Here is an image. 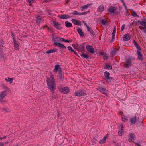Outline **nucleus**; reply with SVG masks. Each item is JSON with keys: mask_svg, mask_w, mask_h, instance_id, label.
I'll use <instances>...</instances> for the list:
<instances>
[{"mask_svg": "<svg viewBox=\"0 0 146 146\" xmlns=\"http://www.w3.org/2000/svg\"><path fill=\"white\" fill-rule=\"evenodd\" d=\"M123 125L121 124V128L120 129V130L118 131V133L119 135L120 136H121L123 135L122 133L123 132Z\"/></svg>", "mask_w": 146, "mask_h": 146, "instance_id": "nucleus-23", "label": "nucleus"}, {"mask_svg": "<svg viewBox=\"0 0 146 146\" xmlns=\"http://www.w3.org/2000/svg\"><path fill=\"white\" fill-rule=\"evenodd\" d=\"M105 80L107 81H108L109 80L110 81L111 80H114V78L111 77H109V78H107V79H105Z\"/></svg>", "mask_w": 146, "mask_h": 146, "instance_id": "nucleus-42", "label": "nucleus"}, {"mask_svg": "<svg viewBox=\"0 0 146 146\" xmlns=\"http://www.w3.org/2000/svg\"><path fill=\"white\" fill-rule=\"evenodd\" d=\"M102 24L103 25H105L107 24V21L104 19H102L100 21Z\"/></svg>", "mask_w": 146, "mask_h": 146, "instance_id": "nucleus-35", "label": "nucleus"}, {"mask_svg": "<svg viewBox=\"0 0 146 146\" xmlns=\"http://www.w3.org/2000/svg\"><path fill=\"white\" fill-rule=\"evenodd\" d=\"M28 1L29 3V5L31 6L32 3L33 2V0H28Z\"/></svg>", "mask_w": 146, "mask_h": 146, "instance_id": "nucleus-44", "label": "nucleus"}, {"mask_svg": "<svg viewBox=\"0 0 146 146\" xmlns=\"http://www.w3.org/2000/svg\"><path fill=\"white\" fill-rule=\"evenodd\" d=\"M72 22L75 25L81 26V22L79 20H76L75 19H72L71 20Z\"/></svg>", "mask_w": 146, "mask_h": 146, "instance_id": "nucleus-14", "label": "nucleus"}, {"mask_svg": "<svg viewBox=\"0 0 146 146\" xmlns=\"http://www.w3.org/2000/svg\"><path fill=\"white\" fill-rule=\"evenodd\" d=\"M57 51L58 49H57L54 48L53 49L47 51L46 53H51L57 52Z\"/></svg>", "mask_w": 146, "mask_h": 146, "instance_id": "nucleus-22", "label": "nucleus"}, {"mask_svg": "<svg viewBox=\"0 0 146 146\" xmlns=\"http://www.w3.org/2000/svg\"><path fill=\"white\" fill-rule=\"evenodd\" d=\"M84 24L86 27L87 28H88V27H89V26L87 25V23H84Z\"/></svg>", "mask_w": 146, "mask_h": 146, "instance_id": "nucleus-57", "label": "nucleus"}, {"mask_svg": "<svg viewBox=\"0 0 146 146\" xmlns=\"http://www.w3.org/2000/svg\"><path fill=\"white\" fill-rule=\"evenodd\" d=\"M4 88L6 90H6V91H7L8 92H10L11 91L10 89L8 87L5 86L4 87Z\"/></svg>", "mask_w": 146, "mask_h": 146, "instance_id": "nucleus-46", "label": "nucleus"}, {"mask_svg": "<svg viewBox=\"0 0 146 146\" xmlns=\"http://www.w3.org/2000/svg\"><path fill=\"white\" fill-rule=\"evenodd\" d=\"M77 31L79 34L81 36H84V34L81 29L78 28L77 29Z\"/></svg>", "mask_w": 146, "mask_h": 146, "instance_id": "nucleus-28", "label": "nucleus"}, {"mask_svg": "<svg viewBox=\"0 0 146 146\" xmlns=\"http://www.w3.org/2000/svg\"><path fill=\"white\" fill-rule=\"evenodd\" d=\"M3 49H0V55H1V57L2 58H3L4 57V56L3 54Z\"/></svg>", "mask_w": 146, "mask_h": 146, "instance_id": "nucleus-39", "label": "nucleus"}, {"mask_svg": "<svg viewBox=\"0 0 146 146\" xmlns=\"http://www.w3.org/2000/svg\"><path fill=\"white\" fill-rule=\"evenodd\" d=\"M81 56L82 57H84L86 58H88L89 57V56L88 54H85L84 53H83V52L81 54Z\"/></svg>", "mask_w": 146, "mask_h": 146, "instance_id": "nucleus-32", "label": "nucleus"}, {"mask_svg": "<svg viewBox=\"0 0 146 146\" xmlns=\"http://www.w3.org/2000/svg\"><path fill=\"white\" fill-rule=\"evenodd\" d=\"M104 76L105 78V79H107V78H108L110 76V74L109 72L106 71L104 72Z\"/></svg>", "mask_w": 146, "mask_h": 146, "instance_id": "nucleus-31", "label": "nucleus"}, {"mask_svg": "<svg viewBox=\"0 0 146 146\" xmlns=\"http://www.w3.org/2000/svg\"><path fill=\"white\" fill-rule=\"evenodd\" d=\"M139 118L137 117L136 115L131 116L130 119V122L132 125L134 124L135 123L137 122Z\"/></svg>", "mask_w": 146, "mask_h": 146, "instance_id": "nucleus-5", "label": "nucleus"}, {"mask_svg": "<svg viewBox=\"0 0 146 146\" xmlns=\"http://www.w3.org/2000/svg\"><path fill=\"white\" fill-rule=\"evenodd\" d=\"M87 29V30L90 32L92 36H95L94 33L90 27H88Z\"/></svg>", "mask_w": 146, "mask_h": 146, "instance_id": "nucleus-20", "label": "nucleus"}, {"mask_svg": "<svg viewBox=\"0 0 146 146\" xmlns=\"http://www.w3.org/2000/svg\"><path fill=\"white\" fill-rule=\"evenodd\" d=\"M104 7L103 5H100L98 8V12H102L104 10Z\"/></svg>", "mask_w": 146, "mask_h": 146, "instance_id": "nucleus-21", "label": "nucleus"}, {"mask_svg": "<svg viewBox=\"0 0 146 146\" xmlns=\"http://www.w3.org/2000/svg\"><path fill=\"white\" fill-rule=\"evenodd\" d=\"M133 58H129L127 59L126 61L125 62L124 66L125 68H129L132 65V61L135 60Z\"/></svg>", "mask_w": 146, "mask_h": 146, "instance_id": "nucleus-3", "label": "nucleus"}, {"mask_svg": "<svg viewBox=\"0 0 146 146\" xmlns=\"http://www.w3.org/2000/svg\"><path fill=\"white\" fill-rule=\"evenodd\" d=\"M93 140L95 141H98L95 138H94L93 139Z\"/></svg>", "mask_w": 146, "mask_h": 146, "instance_id": "nucleus-62", "label": "nucleus"}, {"mask_svg": "<svg viewBox=\"0 0 146 146\" xmlns=\"http://www.w3.org/2000/svg\"><path fill=\"white\" fill-rule=\"evenodd\" d=\"M11 34H12V35H11V36H12V37H13V38H14V37L15 36H14V34L13 33H12H12H11Z\"/></svg>", "mask_w": 146, "mask_h": 146, "instance_id": "nucleus-59", "label": "nucleus"}, {"mask_svg": "<svg viewBox=\"0 0 146 146\" xmlns=\"http://www.w3.org/2000/svg\"><path fill=\"white\" fill-rule=\"evenodd\" d=\"M53 25L54 27L58 29L61 30L62 27L60 26V24L58 23L57 22L53 21Z\"/></svg>", "mask_w": 146, "mask_h": 146, "instance_id": "nucleus-13", "label": "nucleus"}, {"mask_svg": "<svg viewBox=\"0 0 146 146\" xmlns=\"http://www.w3.org/2000/svg\"><path fill=\"white\" fill-rule=\"evenodd\" d=\"M72 46L74 49L79 52H82L84 51V46L83 44H73L72 45Z\"/></svg>", "mask_w": 146, "mask_h": 146, "instance_id": "nucleus-2", "label": "nucleus"}, {"mask_svg": "<svg viewBox=\"0 0 146 146\" xmlns=\"http://www.w3.org/2000/svg\"><path fill=\"white\" fill-rule=\"evenodd\" d=\"M53 40L55 42L58 41L59 40H60V38L59 37H57L56 38H53Z\"/></svg>", "mask_w": 146, "mask_h": 146, "instance_id": "nucleus-40", "label": "nucleus"}, {"mask_svg": "<svg viewBox=\"0 0 146 146\" xmlns=\"http://www.w3.org/2000/svg\"><path fill=\"white\" fill-rule=\"evenodd\" d=\"M51 0H45V1L46 2H48L49 1H51Z\"/></svg>", "mask_w": 146, "mask_h": 146, "instance_id": "nucleus-61", "label": "nucleus"}, {"mask_svg": "<svg viewBox=\"0 0 146 146\" xmlns=\"http://www.w3.org/2000/svg\"><path fill=\"white\" fill-rule=\"evenodd\" d=\"M125 25L124 24L121 27V30L122 31H123L125 28Z\"/></svg>", "mask_w": 146, "mask_h": 146, "instance_id": "nucleus-51", "label": "nucleus"}, {"mask_svg": "<svg viewBox=\"0 0 146 146\" xmlns=\"http://www.w3.org/2000/svg\"><path fill=\"white\" fill-rule=\"evenodd\" d=\"M135 134L134 133H131L129 134V138L128 139L129 141H132L133 142V141L135 140Z\"/></svg>", "mask_w": 146, "mask_h": 146, "instance_id": "nucleus-11", "label": "nucleus"}, {"mask_svg": "<svg viewBox=\"0 0 146 146\" xmlns=\"http://www.w3.org/2000/svg\"><path fill=\"white\" fill-rule=\"evenodd\" d=\"M13 42L14 46L15 47V49L16 50H18L19 49V45L18 44L17 42L16 41L15 38H13Z\"/></svg>", "mask_w": 146, "mask_h": 146, "instance_id": "nucleus-12", "label": "nucleus"}, {"mask_svg": "<svg viewBox=\"0 0 146 146\" xmlns=\"http://www.w3.org/2000/svg\"><path fill=\"white\" fill-rule=\"evenodd\" d=\"M6 90H4L0 94V99L1 100L7 95Z\"/></svg>", "mask_w": 146, "mask_h": 146, "instance_id": "nucleus-16", "label": "nucleus"}, {"mask_svg": "<svg viewBox=\"0 0 146 146\" xmlns=\"http://www.w3.org/2000/svg\"><path fill=\"white\" fill-rule=\"evenodd\" d=\"M115 10L116 9H115V7L111 6L108 9V11L109 12L113 13L115 12Z\"/></svg>", "mask_w": 146, "mask_h": 146, "instance_id": "nucleus-26", "label": "nucleus"}, {"mask_svg": "<svg viewBox=\"0 0 146 146\" xmlns=\"http://www.w3.org/2000/svg\"><path fill=\"white\" fill-rule=\"evenodd\" d=\"M6 112L8 111V110L7 109H3Z\"/></svg>", "mask_w": 146, "mask_h": 146, "instance_id": "nucleus-60", "label": "nucleus"}, {"mask_svg": "<svg viewBox=\"0 0 146 146\" xmlns=\"http://www.w3.org/2000/svg\"><path fill=\"white\" fill-rule=\"evenodd\" d=\"M116 50H112V51L111 52V55L112 56H113L115 55L116 53Z\"/></svg>", "mask_w": 146, "mask_h": 146, "instance_id": "nucleus-41", "label": "nucleus"}, {"mask_svg": "<svg viewBox=\"0 0 146 146\" xmlns=\"http://www.w3.org/2000/svg\"><path fill=\"white\" fill-rule=\"evenodd\" d=\"M140 50H138L137 51V53L138 55V58L139 60H143V55L140 51Z\"/></svg>", "mask_w": 146, "mask_h": 146, "instance_id": "nucleus-15", "label": "nucleus"}, {"mask_svg": "<svg viewBox=\"0 0 146 146\" xmlns=\"http://www.w3.org/2000/svg\"><path fill=\"white\" fill-rule=\"evenodd\" d=\"M53 45L55 46H58L61 48H62L64 49H66V47L63 44L61 43L57 42H54L53 43Z\"/></svg>", "mask_w": 146, "mask_h": 146, "instance_id": "nucleus-9", "label": "nucleus"}, {"mask_svg": "<svg viewBox=\"0 0 146 146\" xmlns=\"http://www.w3.org/2000/svg\"><path fill=\"white\" fill-rule=\"evenodd\" d=\"M60 40L64 42H67L66 40L62 38H60Z\"/></svg>", "mask_w": 146, "mask_h": 146, "instance_id": "nucleus-50", "label": "nucleus"}, {"mask_svg": "<svg viewBox=\"0 0 146 146\" xmlns=\"http://www.w3.org/2000/svg\"><path fill=\"white\" fill-rule=\"evenodd\" d=\"M75 95L76 96H80L86 95V94L85 91L79 90L78 92H75Z\"/></svg>", "mask_w": 146, "mask_h": 146, "instance_id": "nucleus-6", "label": "nucleus"}, {"mask_svg": "<svg viewBox=\"0 0 146 146\" xmlns=\"http://www.w3.org/2000/svg\"><path fill=\"white\" fill-rule=\"evenodd\" d=\"M5 80L7 82H9L10 84H11L13 82L12 78L8 77L7 78H5Z\"/></svg>", "mask_w": 146, "mask_h": 146, "instance_id": "nucleus-29", "label": "nucleus"}, {"mask_svg": "<svg viewBox=\"0 0 146 146\" xmlns=\"http://www.w3.org/2000/svg\"><path fill=\"white\" fill-rule=\"evenodd\" d=\"M106 68L109 70L112 69V66L109 64H107L106 66Z\"/></svg>", "mask_w": 146, "mask_h": 146, "instance_id": "nucleus-36", "label": "nucleus"}, {"mask_svg": "<svg viewBox=\"0 0 146 146\" xmlns=\"http://www.w3.org/2000/svg\"><path fill=\"white\" fill-rule=\"evenodd\" d=\"M115 33L116 32H115L113 31V32L112 33V35H113L114 36H115Z\"/></svg>", "mask_w": 146, "mask_h": 146, "instance_id": "nucleus-58", "label": "nucleus"}, {"mask_svg": "<svg viewBox=\"0 0 146 146\" xmlns=\"http://www.w3.org/2000/svg\"><path fill=\"white\" fill-rule=\"evenodd\" d=\"M108 58V56L106 55H105L104 57V60H106Z\"/></svg>", "mask_w": 146, "mask_h": 146, "instance_id": "nucleus-55", "label": "nucleus"}, {"mask_svg": "<svg viewBox=\"0 0 146 146\" xmlns=\"http://www.w3.org/2000/svg\"><path fill=\"white\" fill-rule=\"evenodd\" d=\"M68 49L70 51L74 52L75 55H76L78 57H79L77 53L70 46H68Z\"/></svg>", "mask_w": 146, "mask_h": 146, "instance_id": "nucleus-24", "label": "nucleus"}, {"mask_svg": "<svg viewBox=\"0 0 146 146\" xmlns=\"http://www.w3.org/2000/svg\"><path fill=\"white\" fill-rule=\"evenodd\" d=\"M8 143H9L8 142H5L4 143V145L7 144H8Z\"/></svg>", "mask_w": 146, "mask_h": 146, "instance_id": "nucleus-64", "label": "nucleus"}, {"mask_svg": "<svg viewBox=\"0 0 146 146\" xmlns=\"http://www.w3.org/2000/svg\"><path fill=\"white\" fill-rule=\"evenodd\" d=\"M42 20V19L40 16H37L36 18V21L37 23L38 24V25H40L41 23V21Z\"/></svg>", "mask_w": 146, "mask_h": 146, "instance_id": "nucleus-25", "label": "nucleus"}, {"mask_svg": "<svg viewBox=\"0 0 146 146\" xmlns=\"http://www.w3.org/2000/svg\"><path fill=\"white\" fill-rule=\"evenodd\" d=\"M108 135H106L103 138V139L99 141V143L100 144H103L104 143L106 142V139L107 138Z\"/></svg>", "mask_w": 146, "mask_h": 146, "instance_id": "nucleus-19", "label": "nucleus"}, {"mask_svg": "<svg viewBox=\"0 0 146 146\" xmlns=\"http://www.w3.org/2000/svg\"><path fill=\"white\" fill-rule=\"evenodd\" d=\"M60 66L59 65H56L55 66V68L54 71L55 72H57L58 69L60 68Z\"/></svg>", "mask_w": 146, "mask_h": 146, "instance_id": "nucleus-34", "label": "nucleus"}, {"mask_svg": "<svg viewBox=\"0 0 146 146\" xmlns=\"http://www.w3.org/2000/svg\"><path fill=\"white\" fill-rule=\"evenodd\" d=\"M48 30L51 33H54V32L52 28L48 27Z\"/></svg>", "mask_w": 146, "mask_h": 146, "instance_id": "nucleus-45", "label": "nucleus"}, {"mask_svg": "<svg viewBox=\"0 0 146 146\" xmlns=\"http://www.w3.org/2000/svg\"><path fill=\"white\" fill-rule=\"evenodd\" d=\"M58 17L61 19H65L67 18H70V17L66 15H60L58 16Z\"/></svg>", "mask_w": 146, "mask_h": 146, "instance_id": "nucleus-18", "label": "nucleus"}, {"mask_svg": "<svg viewBox=\"0 0 146 146\" xmlns=\"http://www.w3.org/2000/svg\"><path fill=\"white\" fill-rule=\"evenodd\" d=\"M116 26H115L114 29H113V31L116 32Z\"/></svg>", "mask_w": 146, "mask_h": 146, "instance_id": "nucleus-56", "label": "nucleus"}, {"mask_svg": "<svg viewBox=\"0 0 146 146\" xmlns=\"http://www.w3.org/2000/svg\"><path fill=\"white\" fill-rule=\"evenodd\" d=\"M122 120L123 121H128V119L127 118L126 116L124 115H123V116L122 117Z\"/></svg>", "mask_w": 146, "mask_h": 146, "instance_id": "nucleus-38", "label": "nucleus"}, {"mask_svg": "<svg viewBox=\"0 0 146 146\" xmlns=\"http://www.w3.org/2000/svg\"><path fill=\"white\" fill-rule=\"evenodd\" d=\"M133 143L134 144H135L137 146H141V145H140L138 143H135L134 141H133Z\"/></svg>", "mask_w": 146, "mask_h": 146, "instance_id": "nucleus-52", "label": "nucleus"}, {"mask_svg": "<svg viewBox=\"0 0 146 146\" xmlns=\"http://www.w3.org/2000/svg\"><path fill=\"white\" fill-rule=\"evenodd\" d=\"M46 82L49 89L53 94H54V90L56 88V84L54 78L53 76H51L50 79L47 78Z\"/></svg>", "mask_w": 146, "mask_h": 146, "instance_id": "nucleus-1", "label": "nucleus"}, {"mask_svg": "<svg viewBox=\"0 0 146 146\" xmlns=\"http://www.w3.org/2000/svg\"><path fill=\"white\" fill-rule=\"evenodd\" d=\"M74 14V15H79V13H78V11H74L70 13V14Z\"/></svg>", "mask_w": 146, "mask_h": 146, "instance_id": "nucleus-37", "label": "nucleus"}, {"mask_svg": "<svg viewBox=\"0 0 146 146\" xmlns=\"http://www.w3.org/2000/svg\"><path fill=\"white\" fill-rule=\"evenodd\" d=\"M67 42H72V40L71 39L68 40H66Z\"/></svg>", "mask_w": 146, "mask_h": 146, "instance_id": "nucleus-53", "label": "nucleus"}, {"mask_svg": "<svg viewBox=\"0 0 146 146\" xmlns=\"http://www.w3.org/2000/svg\"><path fill=\"white\" fill-rule=\"evenodd\" d=\"M100 92H101L102 93L105 94L106 96L107 95L106 94L107 90L104 88H102L101 87H99L98 89Z\"/></svg>", "mask_w": 146, "mask_h": 146, "instance_id": "nucleus-17", "label": "nucleus"}, {"mask_svg": "<svg viewBox=\"0 0 146 146\" xmlns=\"http://www.w3.org/2000/svg\"><path fill=\"white\" fill-rule=\"evenodd\" d=\"M59 91L64 94H66L68 93L70 91L69 88L67 87H60L58 88Z\"/></svg>", "mask_w": 146, "mask_h": 146, "instance_id": "nucleus-4", "label": "nucleus"}, {"mask_svg": "<svg viewBox=\"0 0 146 146\" xmlns=\"http://www.w3.org/2000/svg\"><path fill=\"white\" fill-rule=\"evenodd\" d=\"M132 15L133 16H134L135 17H136L137 16H138V15H137L135 11H133L132 13Z\"/></svg>", "mask_w": 146, "mask_h": 146, "instance_id": "nucleus-49", "label": "nucleus"}, {"mask_svg": "<svg viewBox=\"0 0 146 146\" xmlns=\"http://www.w3.org/2000/svg\"><path fill=\"white\" fill-rule=\"evenodd\" d=\"M90 5H89V4H87L86 5H84V6H82L81 7L82 9H81V11H83V10L85 9H86V8H88L89 7V6Z\"/></svg>", "mask_w": 146, "mask_h": 146, "instance_id": "nucleus-33", "label": "nucleus"}, {"mask_svg": "<svg viewBox=\"0 0 146 146\" xmlns=\"http://www.w3.org/2000/svg\"><path fill=\"white\" fill-rule=\"evenodd\" d=\"M89 11L87 12H83L82 13L79 12V15H85L86 14L88 13Z\"/></svg>", "mask_w": 146, "mask_h": 146, "instance_id": "nucleus-43", "label": "nucleus"}, {"mask_svg": "<svg viewBox=\"0 0 146 146\" xmlns=\"http://www.w3.org/2000/svg\"><path fill=\"white\" fill-rule=\"evenodd\" d=\"M46 27H47V25H46L45 26H44L43 27H42V28L43 29H44Z\"/></svg>", "mask_w": 146, "mask_h": 146, "instance_id": "nucleus-63", "label": "nucleus"}, {"mask_svg": "<svg viewBox=\"0 0 146 146\" xmlns=\"http://www.w3.org/2000/svg\"><path fill=\"white\" fill-rule=\"evenodd\" d=\"M139 22L140 25L144 26V27H142L139 26V27L141 29V28H143V32L146 33V18L145 19V21H139Z\"/></svg>", "mask_w": 146, "mask_h": 146, "instance_id": "nucleus-7", "label": "nucleus"}, {"mask_svg": "<svg viewBox=\"0 0 146 146\" xmlns=\"http://www.w3.org/2000/svg\"><path fill=\"white\" fill-rule=\"evenodd\" d=\"M60 73H59V76L60 78V79H62L64 77L62 76V74L61 73V70L60 71Z\"/></svg>", "mask_w": 146, "mask_h": 146, "instance_id": "nucleus-47", "label": "nucleus"}, {"mask_svg": "<svg viewBox=\"0 0 146 146\" xmlns=\"http://www.w3.org/2000/svg\"><path fill=\"white\" fill-rule=\"evenodd\" d=\"M86 49L90 53H93L94 52V50L91 46L88 45H87Z\"/></svg>", "mask_w": 146, "mask_h": 146, "instance_id": "nucleus-10", "label": "nucleus"}, {"mask_svg": "<svg viewBox=\"0 0 146 146\" xmlns=\"http://www.w3.org/2000/svg\"><path fill=\"white\" fill-rule=\"evenodd\" d=\"M51 96L52 98L51 100H53L56 98V96L54 94H52Z\"/></svg>", "mask_w": 146, "mask_h": 146, "instance_id": "nucleus-48", "label": "nucleus"}, {"mask_svg": "<svg viewBox=\"0 0 146 146\" xmlns=\"http://www.w3.org/2000/svg\"><path fill=\"white\" fill-rule=\"evenodd\" d=\"M133 43L134 44L135 46L136 47L137 49L139 50H141V48L140 47L139 45L137 43V42H136L135 40L133 41Z\"/></svg>", "mask_w": 146, "mask_h": 146, "instance_id": "nucleus-27", "label": "nucleus"}, {"mask_svg": "<svg viewBox=\"0 0 146 146\" xmlns=\"http://www.w3.org/2000/svg\"><path fill=\"white\" fill-rule=\"evenodd\" d=\"M131 38L130 35L128 33L125 34L123 37V39L125 41H127L129 40Z\"/></svg>", "mask_w": 146, "mask_h": 146, "instance_id": "nucleus-8", "label": "nucleus"}, {"mask_svg": "<svg viewBox=\"0 0 146 146\" xmlns=\"http://www.w3.org/2000/svg\"><path fill=\"white\" fill-rule=\"evenodd\" d=\"M65 23L66 26L67 27H72V23L68 21H66L65 22Z\"/></svg>", "mask_w": 146, "mask_h": 146, "instance_id": "nucleus-30", "label": "nucleus"}, {"mask_svg": "<svg viewBox=\"0 0 146 146\" xmlns=\"http://www.w3.org/2000/svg\"><path fill=\"white\" fill-rule=\"evenodd\" d=\"M4 144L3 142H0V146H3Z\"/></svg>", "mask_w": 146, "mask_h": 146, "instance_id": "nucleus-54", "label": "nucleus"}]
</instances>
